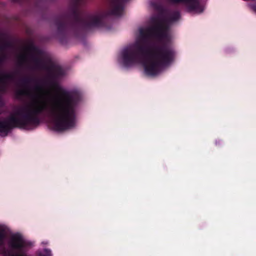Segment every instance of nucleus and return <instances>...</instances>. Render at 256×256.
I'll return each mask as SVG.
<instances>
[{
	"mask_svg": "<svg viewBox=\"0 0 256 256\" xmlns=\"http://www.w3.org/2000/svg\"><path fill=\"white\" fill-rule=\"evenodd\" d=\"M76 100L73 96L55 86L38 90L37 96L28 108L12 116L14 126L26 124L33 114L45 112L53 119L54 128L58 131L72 128L76 124Z\"/></svg>",
	"mask_w": 256,
	"mask_h": 256,
	"instance_id": "nucleus-1",
	"label": "nucleus"
},
{
	"mask_svg": "<svg viewBox=\"0 0 256 256\" xmlns=\"http://www.w3.org/2000/svg\"><path fill=\"white\" fill-rule=\"evenodd\" d=\"M166 30L165 24L160 22L154 29L140 28L136 42L123 50L118 56V62L125 67L137 64L145 51L146 40L150 38L163 37Z\"/></svg>",
	"mask_w": 256,
	"mask_h": 256,
	"instance_id": "nucleus-2",
	"label": "nucleus"
},
{
	"mask_svg": "<svg viewBox=\"0 0 256 256\" xmlns=\"http://www.w3.org/2000/svg\"><path fill=\"white\" fill-rule=\"evenodd\" d=\"M8 231V228L6 226L0 224V256H30L26 254V249L30 245V242L19 234L12 235L8 242V247L11 251L18 250L19 252L7 254L4 240Z\"/></svg>",
	"mask_w": 256,
	"mask_h": 256,
	"instance_id": "nucleus-3",
	"label": "nucleus"
},
{
	"mask_svg": "<svg viewBox=\"0 0 256 256\" xmlns=\"http://www.w3.org/2000/svg\"><path fill=\"white\" fill-rule=\"evenodd\" d=\"M174 58L172 51L158 50L152 52L142 62L146 74L150 76L156 75Z\"/></svg>",
	"mask_w": 256,
	"mask_h": 256,
	"instance_id": "nucleus-4",
	"label": "nucleus"
},
{
	"mask_svg": "<svg viewBox=\"0 0 256 256\" xmlns=\"http://www.w3.org/2000/svg\"><path fill=\"white\" fill-rule=\"evenodd\" d=\"M174 3H182L185 4L190 11L196 13L202 12L204 8L206 0H169Z\"/></svg>",
	"mask_w": 256,
	"mask_h": 256,
	"instance_id": "nucleus-5",
	"label": "nucleus"
},
{
	"mask_svg": "<svg viewBox=\"0 0 256 256\" xmlns=\"http://www.w3.org/2000/svg\"><path fill=\"white\" fill-rule=\"evenodd\" d=\"M38 256H52V250L49 248H43L37 252Z\"/></svg>",
	"mask_w": 256,
	"mask_h": 256,
	"instance_id": "nucleus-6",
	"label": "nucleus"
},
{
	"mask_svg": "<svg viewBox=\"0 0 256 256\" xmlns=\"http://www.w3.org/2000/svg\"><path fill=\"white\" fill-rule=\"evenodd\" d=\"M10 126L7 124H2L0 126V134L4 136L6 134L10 129Z\"/></svg>",
	"mask_w": 256,
	"mask_h": 256,
	"instance_id": "nucleus-7",
	"label": "nucleus"
},
{
	"mask_svg": "<svg viewBox=\"0 0 256 256\" xmlns=\"http://www.w3.org/2000/svg\"><path fill=\"white\" fill-rule=\"evenodd\" d=\"M99 20V16H92L90 18V23L92 24H94Z\"/></svg>",
	"mask_w": 256,
	"mask_h": 256,
	"instance_id": "nucleus-8",
	"label": "nucleus"
},
{
	"mask_svg": "<svg viewBox=\"0 0 256 256\" xmlns=\"http://www.w3.org/2000/svg\"><path fill=\"white\" fill-rule=\"evenodd\" d=\"M250 8L252 10L256 12V4H250Z\"/></svg>",
	"mask_w": 256,
	"mask_h": 256,
	"instance_id": "nucleus-9",
	"label": "nucleus"
},
{
	"mask_svg": "<svg viewBox=\"0 0 256 256\" xmlns=\"http://www.w3.org/2000/svg\"><path fill=\"white\" fill-rule=\"evenodd\" d=\"M42 244L44 245H46L48 244V242L47 241H44L42 242Z\"/></svg>",
	"mask_w": 256,
	"mask_h": 256,
	"instance_id": "nucleus-10",
	"label": "nucleus"
}]
</instances>
